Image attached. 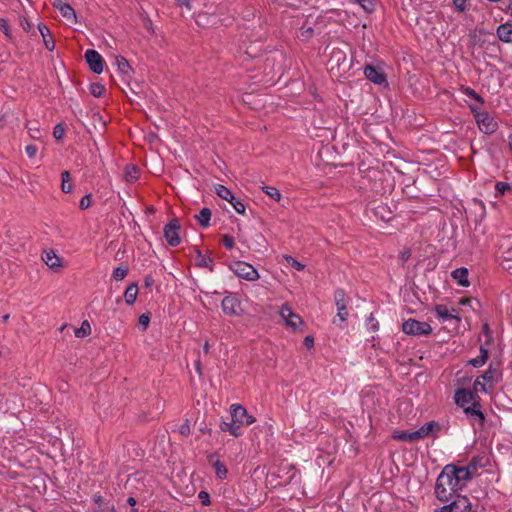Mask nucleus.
Returning <instances> with one entry per match:
<instances>
[{
    "label": "nucleus",
    "instance_id": "f257e3e1",
    "mask_svg": "<svg viewBox=\"0 0 512 512\" xmlns=\"http://www.w3.org/2000/svg\"><path fill=\"white\" fill-rule=\"evenodd\" d=\"M461 487L457 484V480L452 479L449 474L442 470L436 480L435 496L441 502H449L458 496L457 493Z\"/></svg>",
    "mask_w": 512,
    "mask_h": 512
},
{
    "label": "nucleus",
    "instance_id": "f03ea898",
    "mask_svg": "<svg viewBox=\"0 0 512 512\" xmlns=\"http://www.w3.org/2000/svg\"><path fill=\"white\" fill-rule=\"evenodd\" d=\"M328 66L332 76L342 78L350 70L352 63L343 50L335 48L328 60Z\"/></svg>",
    "mask_w": 512,
    "mask_h": 512
},
{
    "label": "nucleus",
    "instance_id": "7ed1b4c3",
    "mask_svg": "<svg viewBox=\"0 0 512 512\" xmlns=\"http://www.w3.org/2000/svg\"><path fill=\"white\" fill-rule=\"evenodd\" d=\"M230 269L239 277L247 281L259 279L258 271L249 263L236 261L230 265Z\"/></svg>",
    "mask_w": 512,
    "mask_h": 512
},
{
    "label": "nucleus",
    "instance_id": "20e7f679",
    "mask_svg": "<svg viewBox=\"0 0 512 512\" xmlns=\"http://www.w3.org/2000/svg\"><path fill=\"white\" fill-rule=\"evenodd\" d=\"M402 331L412 336L430 335L432 328L429 323L409 319L402 324Z\"/></svg>",
    "mask_w": 512,
    "mask_h": 512
},
{
    "label": "nucleus",
    "instance_id": "39448f33",
    "mask_svg": "<svg viewBox=\"0 0 512 512\" xmlns=\"http://www.w3.org/2000/svg\"><path fill=\"white\" fill-rule=\"evenodd\" d=\"M471 502L464 495H458L449 501V504L435 510V512H471Z\"/></svg>",
    "mask_w": 512,
    "mask_h": 512
},
{
    "label": "nucleus",
    "instance_id": "423d86ee",
    "mask_svg": "<svg viewBox=\"0 0 512 512\" xmlns=\"http://www.w3.org/2000/svg\"><path fill=\"white\" fill-rule=\"evenodd\" d=\"M474 112L479 129L485 134H492L497 129V122L487 112H478L477 109L471 106Z\"/></svg>",
    "mask_w": 512,
    "mask_h": 512
},
{
    "label": "nucleus",
    "instance_id": "0eeeda50",
    "mask_svg": "<svg viewBox=\"0 0 512 512\" xmlns=\"http://www.w3.org/2000/svg\"><path fill=\"white\" fill-rule=\"evenodd\" d=\"M443 471L447 472L452 479L457 480V484L461 489L465 486L466 482L472 478V472H470L469 468H465L464 466L458 467L449 464L443 468Z\"/></svg>",
    "mask_w": 512,
    "mask_h": 512
},
{
    "label": "nucleus",
    "instance_id": "6e6552de",
    "mask_svg": "<svg viewBox=\"0 0 512 512\" xmlns=\"http://www.w3.org/2000/svg\"><path fill=\"white\" fill-rule=\"evenodd\" d=\"M181 229V225L178 219L174 218L170 220L168 224L165 225L163 229L164 237L167 243L172 246H178L181 242L179 231Z\"/></svg>",
    "mask_w": 512,
    "mask_h": 512
},
{
    "label": "nucleus",
    "instance_id": "1a4fd4ad",
    "mask_svg": "<svg viewBox=\"0 0 512 512\" xmlns=\"http://www.w3.org/2000/svg\"><path fill=\"white\" fill-rule=\"evenodd\" d=\"M222 14L221 11L209 13L207 11H201L196 15V23L201 27H210L221 24V20L218 17Z\"/></svg>",
    "mask_w": 512,
    "mask_h": 512
},
{
    "label": "nucleus",
    "instance_id": "9d476101",
    "mask_svg": "<svg viewBox=\"0 0 512 512\" xmlns=\"http://www.w3.org/2000/svg\"><path fill=\"white\" fill-rule=\"evenodd\" d=\"M85 59L92 72L100 74L104 69V61L102 56L96 51L89 49L85 52Z\"/></svg>",
    "mask_w": 512,
    "mask_h": 512
},
{
    "label": "nucleus",
    "instance_id": "9b49d317",
    "mask_svg": "<svg viewBox=\"0 0 512 512\" xmlns=\"http://www.w3.org/2000/svg\"><path fill=\"white\" fill-rule=\"evenodd\" d=\"M280 316L285 321V324L293 329L303 324L301 317L295 314L288 304H284L281 307Z\"/></svg>",
    "mask_w": 512,
    "mask_h": 512
},
{
    "label": "nucleus",
    "instance_id": "f8f14e48",
    "mask_svg": "<svg viewBox=\"0 0 512 512\" xmlns=\"http://www.w3.org/2000/svg\"><path fill=\"white\" fill-rule=\"evenodd\" d=\"M221 306L227 315L238 316L240 314V301L232 294L224 297Z\"/></svg>",
    "mask_w": 512,
    "mask_h": 512
},
{
    "label": "nucleus",
    "instance_id": "ddd939ff",
    "mask_svg": "<svg viewBox=\"0 0 512 512\" xmlns=\"http://www.w3.org/2000/svg\"><path fill=\"white\" fill-rule=\"evenodd\" d=\"M334 299L337 306V317L339 318V321L343 323L348 317L344 291L337 290L334 294Z\"/></svg>",
    "mask_w": 512,
    "mask_h": 512
},
{
    "label": "nucleus",
    "instance_id": "4468645a",
    "mask_svg": "<svg viewBox=\"0 0 512 512\" xmlns=\"http://www.w3.org/2000/svg\"><path fill=\"white\" fill-rule=\"evenodd\" d=\"M53 6L58 9L61 15L66 18L70 23H77V16L75 10L68 4L63 2L62 0H55L53 2Z\"/></svg>",
    "mask_w": 512,
    "mask_h": 512
},
{
    "label": "nucleus",
    "instance_id": "2eb2a0df",
    "mask_svg": "<svg viewBox=\"0 0 512 512\" xmlns=\"http://www.w3.org/2000/svg\"><path fill=\"white\" fill-rule=\"evenodd\" d=\"M477 393L468 389H458L455 393V402L457 405L464 407L469 402H474L477 398Z\"/></svg>",
    "mask_w": 512,
    "mask_h": 512
},
{
    "label": "nucleus",
    "instance_id": "dca6fc26",
    "mask_svg": "<svg viewBox=\"0 0 512 512\" xmlns=\"http://www.w3.org/2000/svg\"><path fill=\"white\" fill-rule=\"evenodd\" d=\"M365 77L371 82L381 85L386 83V77L384 73L378 69H376L372 65H367L364 69Z\"/></svg>",
    "mask_w": 512,
    "mask_h": 512
},
{
    "label": "nucleus",
    "instance_id": "f3484780",
    "mask_svg": "<svg viewBox=\"0 0 512 512\" xmlns=\"http://www.w3.org/2000/svg\"><path fill=\"white\" fill-rule=\"evenodd\" d=\"M42 260L52 270L58 271L62 267L61 258L53 250L43 252Z\"/></svg>",
    "mask_w": 512,
    "mask_h": 512
},
{
    "label": "nucleus",
    "instance_id": "a211bd4d",
    "mask_svg": "<svg viewBox=\"0 0 512 512\" xmlns=\"http://www.w3.org/2000/svg\"><path fill=\"white\" fill-rule=\"evenodd\" d=\"M247 416V410L240 404L231 405V417L237 424L244 425V419Z\"/></svg>",
    "mask_w": 512,
    "mask_h": 512
},
{
    "label": "nucleus",
    "instance_id": "6ab92c4d",
    "mask_svg": "<svg viewBox=\"0 0 512 512\" xmlns=\"http://www.w3.org/2000/svg\"><path fill=\"white\" fill-rule=\"evenodd\" d=\"M451 276L460 286L468 287L470 284L468 280V269L465 267L455 269L452 271Z\"/></svg>",
    "mask_w": 512,
    "mask_h": 512
},
{
    "label": "nucleus",
    "instance_id": "aec40b11",
    "mask_svg": "<svg viewBox=\"0 0 512 512\" xmlns=\"http://www.w3.org/2000/svg\"><path fill=\"white\" fill-rule=\"evenodd\" d=\"M38 30H39L42 38H43V42H44L45 47L49 51H53L54 48H55V42L51 38L50 30L48 29V27L45 24L40 23L38 25Z\"/></svg>",
    "mask_w": 512,
    "mask_h": 512
},
{
    "label": "nucleus",
    "instance_id": "412c9836",
    "mask_svg": "<svg viewBox=\"0 0 512 512\" xmlns=\"http://www.w3.org/2000/svg\"><path fill=\"white\" fill-rule=\"evenodd\" d=\"M195 263L198 267L208 268L210 271H213V259L202 254L200 250L196 251Z\"/></svg>",
    "mask_w": 512,
    "mask_h": 512
},
{
    "label": "nucleus",
    "instance_id": "4be33fe9",
    "mask_svg": "<svg viewBox=\"0 0 512 512\" xmlns=\"http://www.w3.org/2000/svg\"><path fill=\"white\" fill-rule=\"evenodd\" d=\"M497 36L501 41L512 42V26L509 24H502L497 29Z\"/></svg>",
    "mask_w": 512,
    "mask_h": 512
},
{
    "label": "nucleus",
    "instance_id": "5701e85b",
    "mask_svg": "<svg viewBox=\"0 0 512 512\" xmlns=\"http://www.w3.org/2000/svg\"><path fill=\"white\" fill-rule=\"evenodd\" d=\"M392 438L403 442H414L418 440L417 437L415 436V431H394L392 434Z\"/></svg>",
    "mask_w": 512,
    "mask_h": 512
},
{
    "label": "nucleus",
    "instance_id": "b1692460",
    "mask_svg": "<svg viewBox=\"0 0 512 512\" xmlns=\"http://www.w3.org/2000/svg\"><path fill=\"white\" fill-rule=\"evenodd\" d=\"M482 378L487 383L493 385L498 382L500 378V372L497 368H493L492 365L489 366L488 370L482 375Z\"/></svg>",
    "mask_w": 512,
    "mask_h": 512
},
{
    "label": "nucleus",
    "instance_id": "393cba45",
    "mask_svg": "<svg viewBox=\"0 0 512 512\" xmlns=\"http://www.w3.org/2000/svg\"><path fill=\"white\" fill-rule=\"evenodd\" d=\"M201 227H208L211 220V210L209 208H202L198 215L195 216Z\"/></svg>",
    "mask_w": 512,
    "mask_h": 512
},
{
    "label": "nucleus",
    "instance_id": "a878e982",
    "mask_svg": "<svg viewBox=\"0 0 512 512\" xmlns=\"http://www.w3.org/2000/svg\"><path fill=\"white\" fill-rule=\"evenodd\" d=\"M138 295V286L135 283L129 285L124 293L125 301L128 305L134 304Z\"/></svg>",
    "mask_w": 512,
    "mask_h": 512
},
{
    "label": "nucleus",
    "instance_id": "bb28decb",
    "mask_svg": "<svg viewBox=\"0 0 512 512\" xmlns=\"http://www.w3.org/2000/svg\"><path fill=\"white\" fill-rule=\"evenodd\" d=\"M464 412L469 416H476L480 423L482 424L484 421V414L480 410L479 404L474 401L471 406L464 409Z\"/></svg>",
    "mask_w": 512,
    "mask_h": 512
},
{
    "label": "nucleus",
    "instance_id": "cd10ccee",
    "mask_svg": "<svg viewBox=\"0 0 512 512\" xmlns=\"http://www.w3.org/2000/svg\"><path fill=\"white\" fill-rule=\"evenodd\" d=\"M215 192L220 198L228 202L235 200V196L233 195L232 191L223 185H217L215 187Z\"/></svg>",
    "mask_w": 512,
    "mask_h": 512
},
{
    "label": "nucleus",
    "instance_id": "c85d7f7f",
    "mask_svg": "<svg viewBox=\"0 0 512 512\" xmlns=\"http://www.w3.org/2000/svg\"><path fill=\"white\" fill-rule=\"evenodd\" d=\"M220 428L222 431H228L231 435L235 437H239L241 435L240 425L234 422L233 420L230 423L223 422Z\"/></svg>",
    "mask_w": 512,
    "mask_h": 512
},
{
    "label": "nucleus",
    "instance_id": "c756f323",
    "mask_svg": "<svg viewBox=\"0 0 512 512\" xmlns=\"http://www.w3.org/2000/svg\"><path fill=\"white\" fill-rule=\"evenodd\" d=\"M139 170L134 165H128L125 168L124 178L129 183H134L138 179Z\"/></svg>",
    "mask_w": 512,
    "mask_h": 512
},
{
    "label": "nucleus",
    "instance_id": "7c9ffc66",
    "mask_svg": "<svg viewBox=\"0 0 512 512\" xmlns=\"http://www.w3.org/2000/svg\"><path fill=\"white\" fill-rule=\"evenodd\" d=\"M435 425L436 424L433 421L424 424L420 429L415 431V436L417 437L418 440L425 438L433 431Z\"/></svg>",
    "mask_w": 512,
    "mask_h": 512
},
{
    "label": "nucleus",
    "instance_id": "2f4dec72",
    "mask_svg": "<svg viewBox=\"0 0 512 512\" xmlns=\"http://www.w3.org/2000/svg\"><path fill=\"white\" fill-rule=\"evenodd\" d=\"M488 359V350L484 348L483 346L480 347V356L477 358L471 359L470 364L474 367H481L485 364L486 360Z\"/></svg>",
    "mask_w": 512,
    "mask_h": 512
},
{
    "label": "nucleus",
    "instance_id": "473e14b6",
    "mask_svg": "<svg viewBox=\"0 0 512 512\" xmlns=\"http://www.w3.org/2000/svg\"><path fill=\"white\" fill-rule=\"evenodd\" d=\"M62 183L61 190L64 193H70L72 191L71 177L69 171H63L61 173Z\"/></svg>",
    "mask_w": 512,
    "mask_h": 512
},
{
    "label": "nucleus",
    "instance_id": "72a5a7b5",
    "mask_svg": "<svg viewBox=\"0 0 512 512\" xmlns=\"http://www.w3.org/2000/svg\"><path fill=\"white\" fill-rule=\"evenodd\" d=\"M116 64L118 67V71L124 75L128 74L131 71V66L129 62L123 56L116 57Z\"/></svg>",
    "mask_w": 512,
    "mask_h": 512
},
{
    "label": "nucleus",
    "instance_id": "f704fd0d",
    "mask_svg": "<svg viewBox=\"0 0 512 512\" xmlns=\"http://www.w3.org/2000/svg\"><path fill=\"white\" fill-rule=\"evenodd\" d=\"M436 314L442 318V319H456L457 321H460V317L454 316L449 313L448 308L445 305H437L435 307Z\"/></svg>",
    "mask_w": 512,
    "mask_h": 512
},
{
    "label": "nucleus",
    "instance_id": "c9c22d12",
    "mask_svg": "<svg viewBox=\"0 0 512 512\" xmlns=\"http://www.w3.org/2000/svg\"><path fill=\"white\" fill-rule=\"evenodd\" d=\"M91 333L90 323L85 320L82 322L80 328L75 330V336L78 338H83Z\"/></svg>",
    "mask_w": 512,
    "mask_h": 512
},
{
    "label": "nucleus",
    "instance_id": "e433bc0d",
    "mask_svg": "<svg viewBox=\"0 0 512 512\" xmlns=\"http://www.w3.org/2000/svg\"><path fill=\"white\" fill-rule=\"evenodd\" d=\"M262 190L264 193H266L269 197H271L275 201H280L281 199V193L280 191L275 187L270 186H263Z\"/></svg>",
    "mask_w": 512,
    "mask_h": 512
},
{
    "label": "nucleus",
    "instance_id": "4c0bfd02",
    "mask_svg": "<svg viewBox=\"0 0 512 512\" xmlns=\"http://www.w3.org/2000/svg\"><path fill=\"white\" fill-rule=\"evenodd\" d=\"M213 467L215 469L216 475L220 479L226 477L227 469H226L225 465L222 462H220L219 460H216L215 462H213Z\"/></svg>",
    "mask_w": 512,
    "mask_h": 512
},
{
    "label": "nucleus",
    "instance_id": "58836bf2",
    "mask_svg": "<svg viewBox=\"0 0 512 512\" xmlns=\"http://www.w3.org/2000/svg\"><path fill=\"white\" fill-rule=\"evenodd\" d=\"M90 92L95 97H101L105 93V87L100 83L90 85Z\"/></svg>",
    "mask_w": 512,
    "mask_h": 512
},
{
    "label": "nucleus",
    "instance_id": "ea45409f",
    "mask_svg": "<svg viewBox=\"0 0 512 512\" xmlns=\"http://www.w3.org/2000/svg\"><path fill=\"white\" fill-rule=\"evenodd\" d=\"M26 128L28 129V133L33 139H40L42 137L41 130L35 125H31L30 122L26 124Z\"/></svg>",
    "mask_w": 512,
    "mask_h": 512
},
{
    "label": "nucleus",
    "instance_id": "a19ab883",
    "mask_svg": "<svg viewBox=\"0 0 512 512\" xmlns=\"http://www.w3.org/2000/svg\"><path fill=\"white\" fill-rule=\"evenodd\" d=\"M128 274V268L127 267H117L113 271V278L116 281L123 280Z\"/></svg>",
    "mask_w": 512,
    "mask_h": 512
},
{
    "label": "nucleus",
    "instance_id": "79ce46f5",
    "mask_svg": "<svg viewBox=\"0 0 512 512\" xmlns=\"http://www.w3.org/2000/svg\"><path fill=\"white\" fill-rule=\"evenodd\" d=\"M286 262L295 268L298 271H301L305 268V265L294 259L292 256L286 255L285 257Z\"/></svg>",
    "mask_w": 512,
    "mask_h": 512
},
{
    "label": "nucleus",
    "instance_id": "37998d69",
    "mask_svg": "<svg viewBox=\"0 0 512 512\" xmlns=\"http://www.w3.org/2000/svg\"><path fill=\"white\" fill-rule=\"evenodd\" d=\"M357 3L366 11L373 12L375 9V4L373 0H358Z\"/></svg>",
    "mask_w": 512,
    "mask_h": 512
},
{
    "label": "nucleus",
    "instance_id": "c03bdc74",
    "mask_svg": "<svg viewBox=\"0 0 512 512\" xmlns=\"http://www.w3.org/2000/svg\"><path fill=\"white\" fill-rule=\"evenodd\" d=\"M229 203L233 206V208L237 211V213H239V214L245 213L246 206L241 200H239L235 197V200L229 201Z\"/></svg>",
    "mask_w": 512,
    "mask_h": 512
},
{
    "label": "nucleus",
    "instance_id": "a18cd8bd",
    "mask_svg": "<svg viewBox=\"0 0 512 512\" xmlns=\"http://www.w3.org/2000/svg\"><path fill=\"white\" fill-rule=\"evenodd\" d=\"M496 196L503 195L506 191L511 190V186L505 182H497L495 185Z\"/></svg>",
    "mask_w": 512,
    "mask_h": 512
},
{
    "label": "nucleus",
    "instance_id": "49530a36",
    "mask_svg": "<svg viewBox=\"0 0 512 512\" xmlns=\"http://www.w3.org/2000/svg\"><path fill=\"white\" fill-rule=\"evenodd\" d=\"M92 204V196L91 194H87L83 196L80 200L79 207L82 210L88 209Z\"/></svg>",
    "mask_w": 512,
    "mask_h": 512
},
{
    "label": "nucleus",
    "instance_id": "de8ad7c7",
    "mask_svg": "<svg viewBox=\"0 0 512 512\" xmlns=\"http://www.w3.org/2000/svg\"><path fill=\"white\" fill-rule=\"evenodd\" d=\"M65 133V129L62 124H57L53 129V136L56 140H61Z\"/></svg>",
    "mask_w": 512,
    "mask_h": 512
},
{
    "label": "nucleus",
    "instance_id": "09e8293b",
    "mask_svg": "<svg viewBox=\"0 0 512 512\" xmlns=\"http://www.w3.org/2000/svg\"><path fill=\"white\" fill-rule=\"evenodd\" d=\"M0 28L8 39H12V35L10 33V29L7 21L4 18H0Z\"/></svg>",
    "mask_w": 512,
    "mask_h": 512
},
{
    "label": "nucleus",
    "instance_id": "8fccbe9b",
    "mask_svg": "<svg viewBox=\"0 0 512 512\" xmlns=\"http://www.w3.org/2000/svg\"><path fill=\"white\" fill-rule=\"evenodd\" d=\"M222 243L226 249H232L235 242L232 236L226 234L222 237Z\"/></svg>",
    "mask_w": 512,
    "mask_h": 512
},
{
    "label": "nucleus",
    "instance_id": "3c124183",
    "mask_svg": "<svg viewBox=\"0 0 512 512\" xmlns=\"http://www.w3.org/2000/svg\"><path fill=\"white\" fill-rule=\"evenodd\" d=\"M465 94L473 99H475L476 101H478L479 103H483L484 100L483 98L476 92L474 91L473 89L471 88H466L465 89Z\"/></svg>",
    "mask_w": 512,
    "mask_h": 512
},
{
    "label": "nucleus",
    "instance_id": "603ef678",
    "mask_svg": "<svg viewBox=\"0 0 512 512\" xmlns=\"http://www.w3.org/2000/svg\"><path fill=\"white\" fill-rule=\"evenodd\" d=\"M142 19H143V26L144 28L151 34H154L155 31H154V28H153V23L151 21L150 18H148L147 16H144L142 15Z\"/></svg>",
    "mask_w": 512,
    "mask_h": 512
},
{
    "label": "nucleus",
    "instance_id": "864d4df0",
    "mask_svg": "<svg viewBox=\"0 0 512 512\" xmlns=\"http://www.w3.org/2000/svg\"><path fill=\"white\" fill-rule=\"evenodd\" d=\"M467 0H453V5L459 12H464L467 9Z\"/></svg>",
    "mask_w": 512,
    "mask_h": 512
},
{
    "label": "nucleus",
    "instance_id": "5fc2aeb1",
    "mask_svg": "<svg viewBox=\"0 0 512 512\" xmlns=\"http://www.w3.org/2000/svg\"><path fill=\"white\" fill-rule=\"evenodd\" d=\"M482 333L484 334L486 340V344H489L492 341V332L490 330V327L487 323H485L482 327Z\"/></svg>",
    "mask_w": 512,
    "mask_h": 512
},
{
    "label": "nucleus",
    "instance_id": "6e6d98bb",
    "mask_svg": "<svg viewBox=\"0 0 512 512\" xmlns=\"http://www.w3.org/2000/svg\"><path fill=\"white\" fill-rule=\"evenodd\" d=\"M150 322V317L147 314L140 315L138 319V323L140 326H142L143 330H146Z\"/></svg>",
    "mask_w": 512,
    "mask_h": 512
},
{
    "label": "nucleus",
    "instance_id": "4d7b16f0",
    "mask_svg": "<svg viewBox=\"0 0 512 512\" xmlns=\"http://www.w3.org/2000/svg\"><path fill=\"white\" fill-rule=\"evenodd\" d=\"M198 498L200 499L202 505L207 506L210 504V496L206 491H200Z\"/></svg>",
    "mask_w": 512,
    "mask_h": 512
},
{
    "label": "nucleus",
    "instance_id": "13d9d810",
    "mask_svg": "<svg viewBox=\"0 0 512 512\" xmlns=\"http://www.w3.org/2000/svg\"><path fill=\"white\" fill-rule=\"evenodd\" d=\"M25 151L29 158H33L36 156L38 148L36 145L30 144L26 146Z\"/></svg>",
    "mask_w": 512,
    "mask_h": 512
},
{
    "label": "nucleus",
    "instance_id": "bf43d9fd",
    "mask_svg": "<svg viewBox=\"0 0 512 512\" xmlns=\"http://www.w3.org/2000/svg\"><path fill=\"white\" fill-rule=\"evenodd\" d=\"M179 433L186 437L190 434V425L188 420L179 427Z\"/></svg>",
    "mask_w": 512,
    "mask_h": 512
},
{
    "label": "nucleus",
    "instance_id": "052dcab7",
    "mask_svg": "<svg viewBox=\"0 0 512 512\" xmlns=\"http://www.w3.org/2000/svg\"><path fill=\"white\" fill-rule=\"evenodd\" d=\"M367 324L368 325H371V329H373L374 331L375 330H378V327H379V324L378 322L375 320L373 314L371 313L370 316L368 317L367 319Z\"/></svg>",
    "mask_w": 512,
    "mask_h": 512
},
{
    "label": "nucleus",
    "instance_id": "680f3d73",
    "mask_svg": "<svg viewBox=\"0 0 512 512\" xmlns=\"http://www.w3.org/2000/svg\"><path fill=\"white\" fill-rule=\"evenodd\" d=\"M20 26L25 30V31H29L30 28H31V25L28 21V19L24 16H21L20 17Z\"/></svg>",
    "mask_w": 512,
    "mask_h": 512
},
{
    "label": "nucleus",
    "instance_id": "e2e57ef3",
    "mask_svg": "<svg viewBox=\"0 0 512 512\" xmlns=\"http://www.w3.org/2000/svg\"><path fill=\"white\" fill-rule=\"evenodd\" d=\"M301 35L306 38H310L313 35V29L311 27H302L301 28Z\"/></svg>",
    "mask_w": 512,
    "mask_h": 512
},
{
    "label": "nucleus",
    "instance_id": "0e129e2a",
    "mask_svg": "<svg viewBox=\"0 0 512 512\" xmlns=\"http://www.w3.org/2000/svg\"><path fill=\"white\" fill-rule=\"evenodd\" d=\"M465 468H469L470 472H472V476L476 473L477 471V462L475 459H472L470 461V463L467 465V466H464Z\"/></svg>",
    "mask_w": 512,
    "mask_h": 512
},
{
    "label": "nucleus",
    "instance_id": "69168bd1",
    "mask_svg": "<svg viewBox=\"0 0 512 512\" xmlns=\"http://www.w3.org/2000/svg\"><path fill=\"white\" fill-rule=\"evenodd\" d=\"M411 256V251L410 249H405L404 251L401 252L400 254V259L402 260V262H406Z\"/></svg>",
    "mask_w": 512,
    "mask_h": 512
},
{
    "label": "nucleus",
    "instance_id": "338daca9",
    "mask_svg": "<svg viewBox=\"0 0 512 512\" xmlns=\"http://www.w3.org/2000/svg\"><path fill=\"white\" fill-rule=\"evenodd\" d=\"M304 345L310 349L313 347L314 345V339L312 336H306L305 339H304Z\"/></svg>",
    "mask_w": 512,
    "mask_h": 512
},
{
    "label": "nucleus",
    "instance_id": "774afa93",
    "mask_svg": "<svg viewBox=\"0 0 512 512\" xmlns=\"http://www.w3.org/2000/svg\"><path fill=\"white\" fill-rule=\"evenodd\" d=\"M95 503H97L99 506H102L103 504H105V500L104 498L101 496V495H94L93 497Z\"/></svg>",
    "mask_w": 512,
    "mask_h": 512
}]
</instances>
